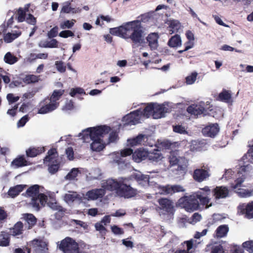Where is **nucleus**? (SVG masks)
<instances>
[{"label": "nucleus", "mask_w": 253, "mask_h": 253, "mask_svg": "<svg viewBox=\"0 0 253 253\" xmlns=\"http://www.w3.org/2000/svg\"><path fill=\"white\" fill-rule=\"evenodd\" d=\"M181 39L178 35L171 37L168 41V44L171 47H177L181 45Z\"/></svg>", "instance_id": "nucleus-37"}, {"label": "nucleus", "mask_w": 253, "mask_h": 253, "mask_svg": "<svg viewBox=\"0 0 253 253\" xmlns=\"http://www.w3.org/2000/svg\"><path fill=\"white\" fill-rule=\"evenodd\" d=\"M40 80V76L34 75H26L23 79V81L26 84L35 83Z\"/></svg>", "instance_id": "nucleus-47"}, {"label": "nucleus", "mask_w": 253, "mask_h": 253, "mask_svg": "<svg viewBox=\"0 0 253 253\" xmlns=\"http://www.w3.org/2000/svg\"><path fill=\"white\" fill-rule=\"evenodd\" d=\"M111 129H110V131H109L110 132V133L109 134L108 138V143L115 142L119 138L118 132L114 130L111 131Z\"/></svg>", "instance_id": "nucleus-58"}, {"label": "nucleus", "mask_w": 253, "mask_h": 253, "mask_svg": "<svg viewBox=\"0 0 253 253\" xmlns=\"http://www.w3.org/2000/svg\"><path fill=\"white\" fill-rule=\"evenodd\" d=\"M58 42L56 39H51L49 41H42L39 43V46L43 48H57Z\"/></svg>", "instance_id": "nucleus-35"}, {"label": "nucleus", "mask_w": 253, "mask_h": 253, "mask_svg": "<svg viewBox=\"0 0 253 253\" xmlns=\"http://www.w3.org/2000/svg\"><path fill=\"white\" fill-rule=\"evenodd\" d=\"M198 73L196 72H192L190 75L188 76L185 80L187 84L191 85L195 83L196 81Z\"/></svg>", "instance_id": "nucleus-50"}, {"label": "nucleus", "mask_w": 253, "mask_h": 253, "mask_svg": "<svg viewBox=\"0 0 253 253\" xmlns=\"http://www.w3.org/2000/svg\"><path fill=\"white\" fill-rule=\"evenodd\" d=\"M104 226L100 221L96 222L94 225L95 229L99 232L101 236L105 235L106 232V229Z\"/></svg>", "instance_id": "nucleus-53"}, {"label": "nucleus", "mask_w": 253, "mask_h": 253, "mask_svg": "<svg viewBox=\"0 0 253 253\" xmlns=\"http://www.w3.org/2000/svg\"><path fill=\"white\" fill-rule=\"evenodd\" d=\"M6 98L9 103H13L17 102L19 99V97L15 96L12 93H8L6 96Z\"/></svg>", "instance_id": "nucleus-63"}, {"label": "nucleus", "mask_w": 253, "mask_h": 253, "mask_svg": "<svg viewBox=\"0 0 253 253\" xmlns=\"http://www.w3.org/2000/svg\"><path fill=\"white\" fill-rule=\"evenodd\" d=\"M74 109V103L72 100H67L65 105L62 107V110L65 112L72 111Z\"/></svg>", "instance_id": "nucleus-54"}, {"label": "nucleus", "mask_w": 253, "mask_h": 253, "mask_svg": "<svg viewBox=\"0 0 253 253\" xmlns=\"http://www.w3.org/2000/svg\"><path fill=\"white\" fill-rule=\"evenodd\" d=\"M148 158L152 162H159L161 161L163 157L161 153L157 150H154L153 152H149Z\"/></svg>", "instance_id": "nucleus-36"}, {"label": "nucleus", "mask_w": 253, "mask_h": 253, "mask_svg": "<svg viewBox=\"0 0 253 253\" xmlns=\"http://www.w3.org/2000/svg\"><path fill=\"white\" fill-rule=\"evenodd\" d=\"M162 145L166 149H172L178 147L180 143L178 142H170L169 141H165L162 143Z\"/></svg>", "instance_id": "nucleus-49"}, {"label": "nucleus", "mask_w": 253, "mask_h": 253, "mask_svg": "<svg viewBox=\"0 0 253 253\" xmlns=\"http://www.w3.org/2000/svg\"><path fill=\"white\" fill-rule=\"evenodd\" d=\"M173 130L174 132L176 133H178L180 134H186L187 133V131L186 130V128L185 126L182 125H175L173 126Z\"/></svg>", "instance_id": "nucleus-55"}, {"label": "nucleus", "mask_w": 253, "mask_h": 253, "mask_svg": "<svg viewBox=\"0 0 253 253\" xmlns=\"http://www.w3.org/2000/svg\"><path fill=\"white\" fill-rule=\"evenodd\" d=\"M184 244L186 246V249L178 250L174 253H193L194 252L197 244L195 240L191 239L185 241Z\"/></svg>", "instance_id": "nucleus-29"}, {"label": "nucleus", "mask_w": 253, "mask_h": 253, "mask_svg": "<svg viewBox=\"0 0 253 253\" xmlns=\"http://www.w3.org/2000/svg\"><path fill=\"white\" fill-rule=\"evenodd\" d=\"M167 24L169 25L168 30L170 35L180 32L182 30V26L178 20H170L168 21Z\"/></svg>", "instance_id": "nucleus-30"}, {"label": "nucleus", "mask_w": 253, "mask_h": 253, "mask_svg": "<svg viewBox=\"0 0 253 253\" xmlns=\"http://www.w3.org/2000/svg\"><path fill=\"white\" fill-rule=\"evenodd\" d=\"M133 176L138 184L142 187H146L150 185L149 177L148 175H144L138 171L133 174Z\"/></svg>", "instance_id": "nucleus-31"}, {"label": "nucleus", "mask_w": 253, "mask_h": 253, "mask_svg": "<svg viewBox=\"0 0 253 253\" xmlns=\"http://www.w3.org/2000/svg\"><path fill=\"white\" fill-rule=\"evenodd\" d=\"M79 173L78 169L73 168L72 170L65 176V179L67 180H74Z\"/></svg>", "instance_id": "nucleus-48"}, {"label": "nucleus", "mask_w": 253, "mask_h": 253, "mask_svg": "<svg viewBox=\"0 0 253 253\" xmlns=\"http://www.w3.org/2000/svg\"><path fill=\"white\" fill-rule=\"evenodd\" d=\"M55 66L59 72L63 73L66 71V66L63 62L61 61H55Z\"/></svg>", "instance_id": "nucleus-56"}, {"label": "nucleus", "mask_w": 253, "mask_h": 253, "mask_svg": "<svg viewBox=\"0 0 253 253\" xmlns=\"http://www.w3.org/2000/svg\"><path fill=\"white\" fill-rule=\"evenodd\" d=\"M3 60L8 64L13 65L18 61V59L13 54L8 52L4 56Z\"/></svg>", "instance_id": "nucleus-41"}, {"label": "nucleus", "mask_w": 253, "mask_h": 253, "mask_svg": "<svg viewBox=\"0 0 253 253\" xmlns=\"http://www.w3.org/2000/svg\"><path fill=\"white\" fill-rule=\"evenodd\" d=\"M238 173V172L235 174L234 172L232 171V169H227L225 171V172L223 175L222 178H225L227 180H229L230 178H233L235 180L236 179V175Z\"/></svg>", "instance_id": "nucleus-60"}, {"label": "nucleus", "mask_w": 253, "mask_h": 253, "mask_svg": "<svg viewBox=\"0 0 253 253\" xmlns=\"http://www.w3.org/2000/svg\"><path fill=\"white\" fill-rule=\"evenodd\" d=\"M82 9L79 7H73L70 1H66L62 3L60 13H78L81 12Z\"/></svg>", "instance_id": "nucleus-26"}, {"label": "nucleus", "mask_w": 253, "mask_h": 253, "mask_svg": "<svg viewBox=\"0 0 253 253\" xmlns=\"http://www.w3.org/2000/svg\"><path fill=\"white\" fill-rule=\"evenodd\" d=\"M144 116L143 109H138L130 112L123 118L124 125H135L140 122V120Z\"/></svg>", "instance_id": "nucleus-13"}, {"label": "nucleus", "mask_w": 253, "mask_h": 253, "mask_svg": "<svg viewBox=\"0 0 253 253\" xmlns=\"http://www.w3.org/2000/svg\"><path fill=\"white\" fill-rule=\"evenodd\" d=\"M26 187V185L20 184L10 187L8 191V195L12 198H14L22 192Z\"/></svg>", "instance_id": "nucleus-34"}, {"label": "nucleus", "mask_w": 253, "mask_h": 253, "mask_svg": "<svg viewBox=\"0 0 253 253\" xmlns=\"http://www.w3.org/2000/svg\"><path fill=\"white\" fill-rule=\"evenodd\" d=\"M172 109L171 104L164 103L163 104L150 103L143 109L144 116L149 118L152 116L155 119L165 117V113L169 112Z\"/></svg>", "instance_id": "nucleus-5"}, {"label": "nucleus", "mask_w": 253, "mask_h": 253, "mask_svg": "<svg viewBox=\"0 0 253 253\" xmlns=\"http://www.w3.org/2000/svg\"><path fill=\"white\" fill-rule=\"evenodd\" d=\"M243 247L250 253H253V241H248L243 243Z\"/></svg>", "instance_id": "nucleus-59"}, {"label": "nucleus", "mask_w": 253, "mask_h": 253, "mask_svg": "<svg viewBox=\"0 0 253 253\" xmlns=\"http://www.w3.org/2000/svg\"><path fill=\"white\" fill-rule=\"evenodd\" d=\"M148 151L144 148H139L134 153H132L133 160L137 163H139L148 158Z\"/></svg>", "instance_id": "nucleus-28"}, {"label": "nucleus", "mask_w": 253, "mask_h": 253, "mask_svg": "<svg viewBox=\"0 0 253 253\" xmlns=\"http://www.w3.org/2000/svg\"><path fill=\"white\" fill-rule=\"evenodd\" d=\"M169 162L170 166H177L178 170H184L187 167L188 161L184 157H179L177 151H172L169 156Z\"/></svg>", "instance_id": "nucleus-12"}, {"label": "nucleus", "mask_w": 253, "mask_h": 253, "mask_svg": "<svg viewBox=\"0 0 253 253\" xmlns=\"http://www.w3.org/2000/svg\"><path fill=\"white\" fill-rule=\"evenodd\" d=\"M22 216V218L28 223L29 226L34 225L36 222V218L32 214L24 213Z\"/></svg>", "instance_id": "nucleus-45"}, {"label": "nucleus", "mask_w": 253, "mask_h": 253, "mask_svg": "<svg viewBox=\"0 0 253 253\" xmlns=\"http://www.w3.org/2000/svg\"><path fill=\"white\" fill-rule=\"evenodd\" d=\"M23 224L21 222H17L14 227L10 229V233L12 236H17L22 233Z\"/></svg>", "instance_id": "nucleus-42"}, {"label": "nucleus", "mask_w": 253, "mask_h": 253, "mask_svg": "<svg viewBox=\"0 0 253 253\" xmlns=\"http://www.w3.org/2000/svg\"><path fill=\"white\" fill-rule=\"evenodd\" d=\"M44 148L43 147L38 148H30L26 150V154L28 157H34L44 152Z\"/></svg>", "instance_id": "nucleus-38"}, {"label": "nucleus", "mask_w": 253, "mask_h": 253, "mask_svg": "<svg viewBox=\"0 0 253 253\" xmlns=\"http://www.w3.org/2000/svg\"><path fill=\"white\" fill-rule=\"evenodd\" d=\"M219 100L232 105L234 100L232 97V93L230 90L223 89L218 95Z\"/></svg>", "instance_id": "nucleus-32"}, {"label": "nucleus", "mask_w": 253, "mask_h": 253, "mask_svg": "<svg viewBox=\"0 0 253 253\" xmlns=\"http://www.w3.org/2000/svg\"><path fill=\"white\" fill-rule=\"evenodd\" d=\"M148 137L146 135L139 134L135 137L129 138L127 139V145L130 147H135L140 145H150L149 143H147Z\"/></svg>", "instance_id": "nucleus-20"}, {"label": "nucleus", "mask_w": 253, "mask_h": 253, "mask_svg": "<svg viewBox=\"0 0 253 253\" xmlns=\"http://www.w3.org/2000/svg\"><path fill=\"white\" fill-rule=\"evenodd\" d=\"M237 211L239 214L245 215L247 218H253V202L239 204Z\"/></svg>", "instance_id": "nucleus-16"}, {"label": "nucleus", "mask_w": 253, "mask_h": 253, "mask_svg": "<svg viewBox=\"0 0 253 253\" xmlns=\"http://www.w3.org/2000/svg\"><path fill=\"white\" fill-rule=\"evenodd\" d=\"M105 194V190L103 188L94 189L87 191L84 194V201H94L103 198Z\"/></svg>", "instance_id": "nucleus-17"}, {"label": "nucleus", "mask_w": 253, "mask_h": 253, "mask_svg": "<svg viewBox=\"0 0 253 253\" xmlns=\"http://www.w3.org/2000/svg\"><path fill=\"white\" fill-rule=\"evenodd\" d=\"M219 130L217 124H210L203 129L202 133L205 136L213 137L217 134Z\"/></svg>", "instance_id": "nucleus-25"}, {"label": "nucleus", "mask_w": 253, "mask_h": 253, "mask_svg": "<svg viewBox=\"0 0 253 253\" xmlns=\"http://www.w3.org/2000/svg\"><path fill=\"white\" fill-rule=\"evenodd\" d=\"M26 14L24 11L22 9V8H19L17 11V19L19 22H22L25 21Z\"/></svg>", "instance_id": "nucleus-57"}, {"label": "nucleus", "mask_w": 253, "mask_h": 253, "mask_svg": "<svg viewBox=\"0 0 253 253\" xmlns=\"http://www.w3.org/2000/svg\"><path fill=\"white\" fill-rule=\"evenodd\" d=\"M59 106V103H54L49 98H45L40 102L38 113L45 114L50 113L56 109Z\"/></svg>", "instance_id": "nucleus-14"}, {"label": "nucleus", "mask_w": 253, "mask_h": 253, "mask_svg": "<svg viewBox=\"0 0 253 253\" xmlns=\"http://www.w3.org/2000/svg\"><path fill=\"white\" fill-rule=\"evenodd\" d=\"M205 103L203 102H200L198 104H193L187 108V111L191 114L198 116V115L205 113L206 109H208V108L205 106Z\"/></svg>", "instance_id": "nucleus-23"}, {"label": "nucleus", "mask_w": 253, "mask_h": 253, "mask_svg": "<svg viewBox=\"0 0 253 253\" xmlns=\"http://www.w3.org/2000/svg\"><path fill=\"white\" fill-rule=\"evenodd\" d=\"M76 20L72 19L71 20H65L60 24V28L62 29H71L75 24Z\"/></svg>", "instance_id": "nucleus-51"}, {"label": "nucleus", "mask_w": 253, "mask_h": 253, "mask_svg": "<svg viewBox=\"0 0 253 253\" xmlns=\"http://www.w3.org/2000/svg\"><path fill=\"white\" fill-rule=\"evenodd\" d=\"M44 159V164L48 167L49 173L54 174L58 171L59 168V161L56 149H50Z\"/></svg>", "instance_id": "nucleus-6"}, {"label": "nucleus", "mask_w": 253, "mask_h": 253, "mask_svg": "<svg viewBox=\"0 0 253 253\" xmlns=\"http://www.w3.org/2000/svg\"><path fill=\"white\" fill-rule=\"evenodd\" d=\"M136 194V190L130 186L126 179H123L119 194L125 198H131Z\"/></svg>", "instance_id": "nucleus-15"}, {"label": "nucleus", "mask_w": 253, "mask_h": 253, "mask_svg": "<svg viewBox=\"0 0 253 253\" xmlns=\"http://www.w3.org/2000/svg\"><path fill=\"white\" fill-rule=\"evenodd\" d=\"M110 127L104 125L86 128L80 133L78 136L82 137L85 142H89V140L92 141L90 143V149L93 151L99 152L104 148V144L101 137L108 133Z\"/></svg>", "instance_id": "nucleus-2"}, {"label": "nucleus", "mask_w": 253, "mask_h": 253, "mask_svg": "<svg viewBox=\"0 0 253 253\" xmlns=\"http://www.w3.org/2000/svg\"><path fill=\"white\" fill-rule=\"evenodd\" d=\"M21 35V32L19 31H12L11 32H8L4 37V40L5 42L9 43L12 42L14 40L18 38Z\"/></svg>", "instance_id": "nucleus-40"}, {"label": "nucleus", "mask_w": 253, "mask_h": 253, "mask_svg": "<svg viewBox=\"0 0 253 253\" xmlns=\"http://www.w3.org/2000/svg\"><path fill=\"white\" fill-rule=\"evenodd\" d=\"M160 208L167 212H172L173 211V203L167 198H162L158 200Z\"/></svg>", "instance_id": "nucleus-27"}, {"label": "nucleus", "mask_w": 253, "mask_h": 253, "mask_svg": "<svg viewBox=\"0 0 253 253\" xmlns=\"http://www.w3.org/2000/svg\"><path fill=\"white\" fill-rule=\"evenodd\" d=\"M109 32L124 39H130L134 44H141L144 42L145 34L139 20L128 22L118 27L110 28Z\"/></svg>", "instance_id": "nucleus-1"}, {"label": "nucleus", "mask_w": 253, "mask_h": 253, "mask_svg": "<svg viewBox=\"0 0 253 253\" xmlns=\"http://www.w3.org/2000/svg\"><path fill=\"white\" fill-rule=\"evenodd\" d=\"M228 231V227L227 225L219 226L216 230L215 236L217 238H222L225 236Z\"/></svg>", "instance_id": "nucleus-43"}, {"label": "nucleus", "mask_w": 253, "mask_h": 253, "mask_svg": "<svg viewBox=\"0 0 253 253\" xmlns=\"http://www.w3.org/2000/svg\"><path fill=\"white\" fill-rule=\"evenodd\" d=\"M132 153V150L130 148H126L122 150L120 152H114L110 154V157L114 163L120 165L124 162L123 158L130 156Z\"/></svg>", "instance_id": "nucleus-18"}, {"label": "nucleus", "mask_w": 253, "mask_h": 253, "mask_svg": "<svg viewBox=\"0 0 253 253\" xmlns=\"http://www.w3.org/2000/svg\"><path fill=\"white\" fill-rule=\"evenodd\" d=\"M59 36L63 38H67L70 37H73L74 36V34L70 30H64L61 31Z\"/></svg>", "instance_id": "nucleus-64"}, {"label": "nucleus", "mask_w": 253, "mask_h": 253, "mask_svg": "<svg viewBox=\"0 0 253 253\" xmlns=\"http://www.w3.org/2000/svg\"><path fill=\"white\" fill-rule=\"evenodd\" d=\"M179 203L182 204L181 206L187 211L191 212L201 209L200 205L194 196L192 195L189 197H185L179 200Z\"/></svg>", "instance_id": "nucleus-11"}, {"label": "nucleus", "mask_w": 253, "mask_h": 253, "mask_svg": "<svg viewBox=\"0 0 253 253\" xmlns=\"http://www.w3.org/2000/svg\"><path fill=\"white\" fill-rule=\"evenodd\" d=\"M248 160V161L253 163V145L248 150V152L243 156V160Z\"/></svg>", "instance_id": "nucleus-52"}, {"label": "nucleus", "mask_w": 253, "mask_h": 253, "mask_svg": "<svg viewBox=\"0 0 253 253\" xmlns=\"http://www.w3.org/2000/svg\"><path fill=\"white\" fill-rule=\"evenodd\" d=\"M202 219V216L198 213H195L192 217V218L190 220L189 223L192 224H195L197 222L200 221Z\"/></svg>", "instance_id": "nucleus-62"}, {"label": "nucleus", "mask_w": 253, "mask_h": 253, "mask_svg": "<svg viewBox=\"0 0 253 253\" xmlns=\"http://www.w3.org/2000/svg\"><path fill=\"white\" fill-rule=\"evenodd\" d=\"M122 183V180L118 181L113 179H109L106 181H103L101 183L102 188L107 189L110 191H116L117 193L119 194L121 185Z\"/></svg>", "instance_id": "nucleus-19"}, {"label": "nucleus", "mask_w": 253, "mask_h": 253, "mask_svg": "<svg viewBox=\"0 0 253 253\" xmlns=\"http://www.w3.org/2000/svg\"><path fill=\"white\" fill-rule=\"evenodd\" d=\"M26 251L27 253L31 251L34 253H47V243L42 239H34L28 244Z\"/></svg>", "instance_id": "nucleus-9"}, {"label": "nucleus", "mask_w": 253, "mask_h": 253, "mask_svg": "<svg viewBox=\"0 0 253 253\" xmlns=\"http://www.w3.org/2000/svg\"><path fill=\"white\" fill-rule=\"evenodd\" d=\"M84 194H80L77 192L68 191L63 196V201L69 206H72L75 204H80L84 203Z\"/></svg>", "instance_id": "nucleus-10"}, {"label": "nucleus", "mask_w": 253, "mask_h": 253, "mask_svg": "<svg viewBox=\"0 0 253 253\" xmlns=\"http://www.w3.org/2000/svg\"><path fill=\"white\" fill-rule=\"evenodd\" d=\"M28 165L27 161L23 156H19L15 158L11 163V166L14 168L22 167Z\"/></svg>", "instance_id": "nucleus-39"}, {"label": "nucleus", "mask_w": 253, "mask_h": 253, "mask_svg": "<svg viewBox=\"0 0 253 253\" xmlns=\"http://www.w3.org/2000/svg\"><path fill=\"white\" fill-rule=\"evenodd\" d=\"M210 176V169H196L193 173V178L197 181L201 182L207 180Z\"/></svg>", "instance_id": "nucleus-22"}, {"label": "nucleus", "mask_w": 253, "mask_h": 253, "mask_svg": "<svg viewBox=\"0 0 253 253\" xmlns=\"http://www.w3.org/2000/svg\"><path fill=\"white\" fill-rule=\"evenodd\" d=\"M64 92V90L63 89L54 90L49 98L54 103H59L58 101L62 96Z\"/></svg>", "instance_id": "nucleus-44"}, {"label": "nucleus", "mask_w": 253, "mask_h": 253, "mask_svg": "<svg viewBox=\"0 0 253 253\" xmlns=\"http://www.w3.org/2000/svg\"><path fill=\"white\" fill-rule=\"evenodd\" d=\"M253 170L252 166L250 165L241 166L240 169L236 175V179L234 183H231V188L235 190L239 196L242 198H247L253 196V189L248 190L242 189L244 187L243 184L246 176Z\"/></svg>", "instance_id": "nucleus-4"}, {"label": "nucleus", "mask_w": 253, "mask_h": 253, "mask_svg": "<svg viewBox=\"0 0 253 253\" xmlns=\"http://www.w3.org/2000/svg\"><path fill=\"white\" fill-rule=\"evenodd\" d=\"M160 189L159 193L162 194H172L175 192H184L185 189L179 185H167L166 186H158Z\"/></svg>", "instance_id": "nucleus-21"}, {"label": "nucleus", "mask_w": 253, "mask_h": 253, "mask_svg": "<svg viewBox=\"0 0 253 253\" xmlns=\"http://www.w3.org/2000/svg\"><path fill=\"white\" fill-rule=\"evenodd\" d=\"M158 35L155 33H151L148 36L147 41L152 50L156 49L158 47Z\"/></svg>", "instance_id": "nucleus-33"}, {"label": "nucleus", "mask_w": 253, "mask_h": 253, "mask_svg": "<svg viewBox=\"0 0 253 253\" xmlns=\"http://www.w3.org/2000/svg\"><path fill=\"white\" fill-rule=\"evenodd\" d=\"M26 195L30 198V204L37 211L40 209V204L44 206L46 203L54 210L59 211L62 210V207L57 205L52 194H48L49 199H51L50 201L47 196L40 193L39 186L38 185H34L29 187L26 191Z\"/></svg>", "instance_id": "nucleus-3"}, {"label": "nucleus", "mask_w": 253, "mask_h": 253, "mask_svg": "<svg viewBox=\"0 0 253 253\" xmlns=\"http://www.w3.org/2000/svg\"><path fill=\"white\" fill-rule=\"evenodd\" d=\"M111 229L112 232L115 235H122L124 233L123 229L117 225L112 226L111 227Z\"/></svg>", "instance_id": "nucleus-61"}, {"label": "nucleus", "mask_w": 253, "mask_h": 253, "mask_svg": "<svg viewBox=\"0 0 253 253\" xmlns=\"http://www.w3.org/2000/svg\"><path fill=\"white\" fill-rule=\"evenodd\" d=\"M58 247L64 253H84L79 251L78 244L70 237L63 239L58 245Z\"/></svg>", "instance_id": "nucleus-8"}, {"label": "nucleus", "mask_w": 253, "mask_h": 253, "mask_svg": "<svg viewBox=\"0 0 253 253\" xmlns=\"http://www.w3.org/2000/svg\"><path fill=\"white\" fill-rule=\"evenodd\" d=\"M211 193V189L209 186H205L203 188H200L199 190L195 192L192 195L195 199L199 200V203L200 205L205 207L207 209L212 206V203H211V198L209 196Z\"/></svg>", "instance_id": "nucleus-7"}, {"label": "nucleus", "mask_w": 253, "mask_h": 253, "mask_svg": "<svg viewBox=\"0 0 253 253\" xmlns=\"http://www.w3.org/2000/svg\"><path fill=\"white\" fill-rule=\"evenodd\" d=\"M9 235L7 233L1 232L0 233V246H8L9 244Z\"/></svg>", "instance_id": "nucleus-46"}, {"label": "nucleus", "mask_w": 253, "mask_h": 253, "mask_svg": "<svg viewBox=\"0 0 253 253\" xmlns=\"http://www.w3.org/2000/svg\"><path fill=\"white\" fill-rule=\"evenodd\" d=\"M213 195L216 200L227 197L229 190L225 186H217L212 191Z\"/></svg>", "instance_id": "nucleus-24"}]
</instances>
